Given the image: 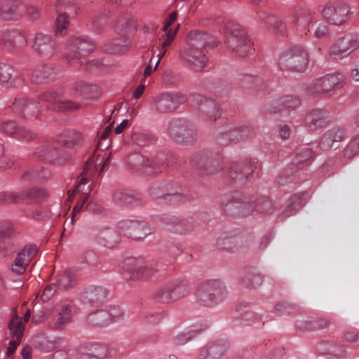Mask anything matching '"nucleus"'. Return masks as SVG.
Segmentation results:
<instances>
[{
    "label": "nucleus",
    "instance_id": "nucleus-33",
    "mask_svg": "<svg viewBox=\"0 0 359 359\" xmlns=\"http://www.w3.org/2000/svg\"><path fill=\"white\" fill-rule=\"evenodd\" d=\"M314 12L309 8H299L294 11L290 15L291 23L299 32H304L313 24Z\"/></svg>",
    "mask_w": 359,
    "mask_h": 359
},
{
    "label": "nucleus",
    "instance_id": "nucleus-59",
    "mask_svg": "<svg viewBox=\"0 0 359 359\" xmlns=\"http://www.w3.org/2000/svg\"><path fill=\"white\" fill-rule=\"evenodd\" d=\"M15 233L13 224L7 220L0 221V240L10 239Z\"/></svg>",
    "mask_w": 359,
    "mask_h": 359
},
{
    "label": "nucleus",
    "instance_id": "nucleus-51",
    "mask_svg": "<svg viewBox=\"0 0 359 359\" xmlns=\"http://www.w3.org/2000/svg\"><path fill=\"white\" fill-rule=\"evenodd\" d=\"M154 299L162 304H170L175 302L168 282L156 290L154 294Z\"/></svg>",
    "mask_w": 359,
    "mask_h": 359
},
{
    "label": "nucleus",
    "instance_id": "nucleus-8",
    "mask_svg": "<svg viewBox=\"0 0 359 359\" xmlns=\"http://www.w3.org/2000/svg\"><path fill=\"white\" fill-rule=\"evenodd\" d=\"M277 62L283 72H304L309 66V58L307 51L303 47L294 46L282 51Z\"/></svg>",
    "mask_w": 359,
    "mask_h": 359
},
{
    "label": "nucleus",
    "instance_id": "nucleus-47",
    "mask_svg": "<svg viewBox=\"0 0 359 359\" xmlns=\"http://www.w3.org/2000/svg\"><path fill=\"white\" fill-rule=\"evenodd\" d=\"M109 355L106 346L92 344L84 353L83 359H106Z\"/></svg>",
    "mask_w": 359,
    "mask_h": 359
},
{
    "label": "nucleus",
    "instance_id": "nucleus-31",
    "mask_svg": "<svg viewBox=\"0 0 359 359\" xmlns=\"http://www.w3.org/2000/svg\"><path fill=\"white\" fill-rule=\"evenodd\" d=\"M58 71L51 64H41L34 67L31 76L33 83L40 85L55 81L58 76Z\"/></svg>",
    "mask_w": 359,
    "mask_h": 359
},
{
    "label": "nucleus",
    "instance_id": "nucleus-12",
    "mask_svg": "<svg viewBox=\"0 0 359 359\" xmlns=\"http://www.w3.org/2000/svg\"><path fill=\"white\" fill-rule=\"evenodd\" d=\"M346 80L341 73L329 74L313 80L308 86V92L313 95L331 96L334 90L344 86Z\"/></svg>",
    "mask_w": 359,
    "mask_h": 359
},
{
    "label": "nucleus",
    "instance_id": "nucleus-32",
    "mask_svg": "<svg viewBox=\"0 0 359 359\" xmlns=\"http://www.w3.org/2000/svg\"><path fill=\"white\" fill-rule=\"evenodd\" d=\"M159 219L170 231L177 234L184 235L194 229V223L187 219L172 215H163Z\"/></svg>",
    "mask_w": 359,
    "mask_h": 359
},
{
    "label": "nucleus",
    "instance_id": "nucleus-16",
    "mask_svg": "<svg viewBox=\"0 0 359 359\" xmlns=\"http://www.w3.org/2000/svg\"><path fill=\"white\" fill-rule=\"evenodd\" d=\"M122 267L126 276L134 280L148 278L154 271L153 264L142 258H128Z\"/></svg>",
    "mask_w": 359,
    "mask_h": 359
},
{
    "label": "nucleus",
    "instance_id": "nucleus-13",
    "mask_svg": "<svg viewBox=\"0 0 359 359\" xmlns=\"http://www.w3.org/2000/svg\"><path fill=\"white\" fill-rule=\"evenodd\" d=\"M358 49L359 34L352 32L338 37L330 46L329 54L335 60H342Z\"/></svg>",
    "mask_w": 359,
    "mask_h": 359
},
{
    "label": "nucleus",
    "instance_id": "nucleus-1",
    "mask_svg": "<svg viewBox=\"0 0 359 359\" xmlns=\"http://www.w3.org/2000/svg\"><path fill=\"white\" fill-rule=\"evenodd\" d=\"M46 104L48 109L57 111H75L80 109L79 103L72 102L63 97L59 92H46L39 97L38 101L31 100L27 97L18 96L7 101L6 106L16 115L34 121L40 118L41 112L39 104Z\"/></svg>",
    "mask_w": 359,
    "mask_h": 359
},
{
    "label": "nucleus",
    "instance_id": "nucleus-5",
    "mask_svg": "<svg viewBox=\"0 0 359 359\" xmlns=\"http://www.w3.org/2000/svg\"><path fill=\"white\" fill-rule=\"evenodd\" d=\"M113 123L104 128L98 139L92 156L86 162L81 174L92 177L94 174L101 175L102 173L110 161V154H107L105 150L110 146L111 141L109 139V135L111 133Z\"/></svg>",
    "mask_w": 359,
    "mask_h": 359
},
{
    "label": "nucleus",
    "instance_id": "nucleus-61",
    "mask_svg": "<svg viewBox=\"0 0 359 359\" xmlns=\"http://www.w3.org/2000/svg\"><path fill=\"white\" fill-rule=\"evenodd\" d=\"M76 281L75 274L72 270H66L59 277L58 285L65 288L67 289L71 287Z\"/></svg>",
    "mask_w": 359,
    "mask_h": 359
},
{
    "label": "nucleus",
    "instance_id": "nucleus-40",
    "mask_svg": "<svg viewBox=\"0 0 359 359\" xmlns=\"http://www.w3.org/2000/svg\"><path fill=\"white\" fill-rule=\"evenodd\" d=\"M13 68L7 63H0V85L2 86H16L23 83V80L18 76L13 77Z\"/></svg>",
    "mask_w": 359,
    "mask_h": 359
},
{
    "label": "nucleus",
    "instance_id": "nucleus-14",
    "mask_svg": "<svg viewBox=\"0 0 359 359\" xmlns=\"http://www.w3.org/2000/svg\"><path fill=\"white\" fill-rule=\"evenodd\" d=\"M120 234L135 241H143L155 232V228L144 221L125 219L117 224Z\"/></svg>",
    "mask_w": 359,
    "mask_h": 359
},
{
    "label": "nucleus",
    "instance_id": "nucleus-24",
    "mask_svg": "<svg viewBox=\"0 0 359 359\" xmlns=\"http://www.w3.org/2000/svg\"><path fill=\"white\" fill-rule=\"evenodd\" d=\"M149 194L155 200L170 204L184 203L189 199V196L184 193H167L165 184L160 182L154 183L151 187Z\"/></svg>",
    "mask_w": 359,
    "mask_h": 359
},
{
    "label": "nucleus",
    "instance_id": "nucleus-7",
    "mask_svg": "<svg viewBox=\"0 0 359 359\" xmlns=\"http://www.w3.org/2000/svg\"><path fill=\"white\" fill-rule=\"evenodd\" d=\"M135 20L130 15L121 17L117 21L116 29L121 37L105 43L104 51L117 55L126 53L132 45L129 35L135 29Z\"/></svg>",
    "mask_w": 359,
    "mask_h": 359
},
{
    "label": "nucleus",
    "instance_id": "nucleus-62",
    "mask_svg": "<svg viewBox=\"0 0 359 359\" xmlns=\"http://www.w3.org/2000/svg\"><path fill=\"white\" fill-rule=\"evenodd\" d=\"M359 153V135L353 137L344 149L345 158H351Z\"/></svg>",
    "mask_w": 359,
    "mask_h": 359
},
{
    "label": "nucleus",
    "instance_id": "nucleus-55",
    "mask_svg": "<svg viewBox=\"0 0 359 359\" xmlns=\"http://www.w3.org/2000/svg\"><path fill=\"white\" fill-rule=\"evenodd\" d=\"M297 311V306L287 302H278L274 306L273 312L277 316L292 315Z\"/></svg>",
    "mask_w": 359,
    "mask_h": 359
},
{
    "label": "nucleus",
    "instance_id": "nucleus-56",
    "mask_svg": "<svg viewBox=\"0 0 359 359\" xmlns=\"http://www.w3.org/2000/svg\"><path fill=\"white\" fill-rule=\"evenodd\" d=\"M300 206V198L298 196H293L281 208V214L289 217L293 212L296 211Z\"/></svg>",
    "mask_w": 359,
    "mask_h": 359
},
{
    "label": "nucleus",
    "instance_id": "nucleus-17",
    "mask_svg": "<svg viewBox=\"0 0 359 359\" xmlns=\"http://www.w3.org/2000/svg\"><path fill=\"white\" fill-rule=\"evenodd\" d=\"M52 311L53 318L48 323V327L51 330L62 331L74 320V309L69 303H57L53 307Z\"/></svg>",
    "mask_w": 359,
    "mask_h": 359
},
{
    "label": "nucleus",
    "instance_id": "nucleus-52",
    "mask_svg": "<svg viewBox=\"0 0 359 359\" xmlns=\"http://www.w3.org/2000/svg\"><path fill=\"white\" fill-rule=\"evenodd\" d=\"M89 324L93 326H107L110 324L107 310H97L90 313L87 318Z\"/></svg>",
    "mask_w": 359,
    "mask_h": 359
},
{
    "label": "nucleus",
    "instance_id": "nucleus-30",
    "mask_svg": "<svg viewBox=\"0 0 359 359\" xmlns=\"http://www.w3.org/2000/svg\"><path fill=\"white\" fill-rule=\"evenodd\" d=\"M1 42L7 50H14L25 46L27 41L24 32L11 29H6L2 33Z\"/></svg>",
    "mask_w": 359,
    "mask_h": 359
},
{
    "label": "nucleus",
    "instance_id": "nucleus-54",
    "mask_svg": "<svg viewBox=\"0 0 359 359\" xmlns=\"http://www.w3.org/2000/svg\"><path fill=\"white\" fill-rule=\"evenodd\" d=\"M22 194L19 191L0 192V205H6L22 202Z\"/></svg>",
    "mask_w": 359,
    "mask_h": 359
},
{
    "label": "nucleus",
    "instance_id": "nucleus-19",
    "mask_svg": "<svg viewBox=\"0 0 359 359\" xmlns=\"http://www.w3.org/2000/svg\"><path fill=\"white\" fill-rule=\"evenodd\" d=\"M185 101L184 95L177 92H165L157 95L152 101L153 109L159 114L175 111Z\"/></svg>",
    "mask_w": 359,
    "mask_h": 359
},
{
    "label": "nucleus",
    "instance_id": "nucleus-64",
    "mask_svg": "<svg viewBox=\"0 0 359 359\" xmlns=\"http://www.w3.org/2000/svg\"><path fill=\"white\" fill-rule=\"evenodd\" d=\"M132 141L139 147H144L154 141V137L149 135L142 133H135L132 135Z\"/></svg>",
    "mask_w": 359,
    "mask_h": 359
},
{
    "label": "nucleus",
    "instance_id": "nucleus-37",
    "mask_svg": "<svg viewBox=\"0 0 359 359\" xmlns=\"http://www.w3.org/2000/svg\"><path fill=\"white\" fill-rule=\"evenodd\" d=\"M113 201L120 205H139L142 204V197L133 191L118 189L114 193Z\"/></svg>",
    "mask_w": 359,
    "mask_h": 359
},
{
    "label": "nucleus",
    "instance_id": "nucleus-41",
    "mask_svg": "<svg viewBox=\"0 0 359 359\" xmlns=\"http://www.w3.org/2000/svg\"><path fill=\"white\" fill-rule=\"evenodd\" d=\"M310 36L317 40H325L330 37V28L325 22H315L311 25L309 29L304 32V35Z\"/></svg>",
    "mask_w": 359,
    "mask_h": 359
},
{
    "label": "nucleus",
    "instance_id": "nucleus-25",
    "mask_svg": "<svg viewBox=\"0 0 359 359\" xmlns=\"http://www.w3.org/2000/svg\"><path fill=\"white\" fill-rule=\"evenodd\" d=\"M27 6L20 0H4L0 2V19L18 20L25 14Z\"/></svg>",
    "mask_w": 359,
    "mask_h": 359
},
{
    "label": "nucleus",
    "instance_id": "nucleus-34",
    "mask_svg": "<svg viewBox=\"0 0 359 359\" xmlns=\"http://www.w3.org/2000/svg\"><path fill=\"white\" fill-rule=\"evenodd\" d=\"M36 252L35 245L25 247L15 259L11 266L12 271L18 275L24 273Z\"/></svg>",
    "mask_w": 359,
    "mask_h": 359
},
{
    "label": "nucleus",
    "instance_id": "nucleus-48",
    "mask_svg": "<svg viewBox=\"0 0 359 359\" xmlns=\"http://www.w3.org/2000/svg\"><path fill=\"white\" fill-rule=\"evenodd\" d=\"M231 135L233 137V142L235 143L247 140L254 135L253 129L252 127L247 125L237 126L231 129Z\"/></svg>",
    "mask_w": 359,
    "mask_h": 359
},
{
    "label": "nucleus",
    "instance_id": "nucleus-23",
    "mask_svg": "<svg viewBox=\"0 0 359 359\" xmlns=\"http://www.w3.org/2000/svg\"><path fill=\"white\" fill-rule=\"evenodd\" d=\"M95 231L96 232L93 233V236L100 245L112 249L118 244L119 237L110 223L97 224Z\"/></svg>",
    "mask_w": 359,
    "mask_h": 359
},
{
    "label": "nucleus",
    "instance_id": "nucleus-63",
    "mask_svg": "<svg viewBox=\"0 0 359 359\" xmlns=\"http://www.w3.org/2000/svg\"><path fill=\"white\" fill-rule=\"evenodd\" d=\"M20 126L14 121H4L1 126V130L7 135L15 138Z\"/></svg>",
    "mask_w": 359,
    "mask_h": 359
},
{
    "label": "nucleus",
    "instance_id": "nucleus-20",
    "mask_svg": "<svg viewBox=\"0 0 359 359\" xmlns=\"http://www.w3.org/2000/svg\"><path fill=\"white\" fill-rule=\"evenodd\" d=\"M321 12L323 17L334 25L345 23L351 15L349 6L342 1H330Z\"/></svg>",
    "mask_w": 359,
    "mask_h": 359
},
{
    "label": "nucleus",
    "instance_id": "nucleus-22",
    "mask_svg": "<svg viewBox=\"0 0 359 359\" xmlns=\"http://www.w3.org/2000/svg\"><path fill=\"white\" fill-rule=\"evenodd\" d=\"M177 12H172L164 22L159 36V41H161L159 46L160 56H164L165 55L168 51V47L171 45L176 37L180 24L177 25H173V24L177 20Z\"/></svg>",
    "mask_w": 359,
    "mask_h": 359
},
{
    "label": "nucleus",
    "instance_id": "nucleus-9",
    "mask_svg": "<svg viewBox=\"0 0 359 359\" xmlns=\"http://www.w3.org/2000/svg\"><path fill=\"white\" fill-rule=\"evenodd\" d=\"M167 134L177 144L188 145L196 141L198 131L192 121L183 118H175L169 121Z\"/></svg>",
    "mask_w": 359,
    "mask_h": 359
},
{
    "label": "nucleus",
    "instance_id": "nucleus-29",
    "mask_svg": "<svg viewBox=\"0 0 359 359\" xmlns=\"http://www.w3.org/2000/svg\"><path fill=\"white\" fill-rule=\"evenodd\" d=\"M257 18L262 29L271 32L278 36H287L286 26L273 14L262 11L257 13Z\"/></svg>",
    "mask_w": 359,
    "mask_h": 359
},
{
    "label": "nucleus",
    "instance_id": "nucleus-53",
    "mask_svg": "<svg viewBox=\"0 0 359 359\" xmlns=\"http://www.w3.org/2000/svg\"><path fill=\"white\" fill-rule=\"evenodd\" d=\"M62 135L64 139L61 140L60 142L68 148L74 147L82 140L81 133L76 130L69 129L65 130Z\"/></svg>",
    "mask_w": 359,
    "mask_h": 359
},
{
    "label": "nucleus",
    "instance_id": "nucleus-58",
    "mask_svg": "<svg viewBox=\"0 0 359 359\" xmlns=\"http://www.w3.org/2000/svg\"><path fill=\"white\" fill-rule=\"evenodd\" d=\"M239 84L243 88H249L252 85L259 84L262 79L257 74H243L238 78Z\"/></svg>",
    "mask_w": 359,
    "mask_h": 359
},
{
    "label": "nucleus",
    "instance_id": "nucleus-43",
    "mask_svg": "<svg viewBox=\"0 0 359 359\" xmlns=\"http://www.w3.org/2000/svg\"><path fill=\"white\" fill-rule=\"evenodd\" d=\"M300 104L299 99L296 96L285 95L273 103V105L266 110L268 112H278L283 109L287 108L291 109H296Z\"/></svg>",
    "mask_w": 359,
    "mask_h": 359
},
{
    "label": "nucleus",
    "instance_id": "nucleus-3",
    "mask_svg": "<svg viewBox=\"0 0 359 359\" xmlns=\"http://www.w3.org/2000/svg\"><path fill=\"white\" fill-rule=\"evenodd\" d=\"M225 208L226 212L235 216H248L253 210L260 214L271 215L275 210L273 201L266 196L259 197L253 205L251 198L238 194L225 204Z\"/></svg>",
    "mask_w": 359,
    "mask_h": 359
},
{
    "label": "nucleus",
    "instance_id": "nucleus-42",
    "mask_svg": "<svg viewBox=\"0 0 359 359\" xmlns=\"http://www.w3.org/2000/svg\"><path fill=\"white\" fill-rule=\"evenodd\" d=\"M191 161L194 163L199 169L205 170L208 172H212L214 170L210 168L211 165L215 163H218V161H214L211 156V154L208 151H201L191 157Z\"/></svg>",
    "mask_w": 359,
    "mask_h": 359
},
{
    "label": "nucleus",
    "instance_id": "nucleus-10",
    "mask_svg": "<svg viewBox=\"0 0 359 359\" xmlns=\"http://www.w3.org/2000/svg\"><path fill=\"white\" fill-rule=\"evenodd\" d=\"M66 46L69 52L65 55L67 62L72 67L81 66L84 62L83 57L92 53L95 46L87 36H73L69 39Z\"/></svg>",
    "mask_w": 359,
    "mask_h": 359
},
{
    "label": "nucleus",
    "instance_id": "nucleus-36",
    "mask_svg": "<svg viewBox=\"0 0 359 359\" xmlns=\"http://www.w3.org/2000/svg\"><path fill=\"white\" fill-rule=\"evenodd\" d=\"M346 137L345 130L341 127H334L323 133L319 142V147L322 150L330 149L334 143L340 142Z\"/></svg>",
    "mask_w": 359,
    "mask_h": 359
},
{
    "label": "nucleus",
    "instance_id": "nucleus-50",
    "mask_svg": "<svg viewBox=\"0 0 359 359\" xmlns=\"http://www.w3.org/2000/svg\"><path fill=\"white\" fill-rule=\"evenodd\" d=\"M69 25V17L65 13L57 15L54 23V34L55 37L63 36L67 34Z\"/></svg>",
    "mask_w": 359,
    "mask_h": 359
},
{
    "label": "nucleus",
    "instance_id": "nucleus-45",
    "mask_svg": "<svg viewBox=\"0 0 359 359\" xmlns=\"http://www.w3.org/2000/svg\"><path fill=\"white\" fill-rule=\"evenodd\" d=\"M191 98L197 104L203 105L205 104L208 108L207 121L211 123L217 120L219 116V111L212 101L208 100L206 97L199 94L192 95Z\"/></svg>",
    "mask_w": 359,
    "mask_h": 359
},
{
    "label": "nucleus",
    "instance_id": "nucleus-21",
    "mask_svg": "<svg viewBox=\"0 0 359 359\" xmlns=\"http://www.w3.org/2000/svg\"><path fill=\"white\" fill-rule=\"evenodd\" d=\"M32 48L42 58L50 59L58 51L59 46L55 38L48 34L38 32L33 39Z\"/></svg>",
    "mask_w": 359,
    "mask_h": 359
},
{
    "label": "nucleus",
    "instance_id": "nucleus-26",
    "mask_svg": "<svg viewBox=\"0 0 359 359\" xmlns=\"http://www.w3.org/2000/svg\"><path fill=\"white\" fill-rule=\"evenodd\" d=\"M101 94V89L97 85L89 84L83 81L76 82L69 92V97L82 98L85 100H97Z\"/></svg>",
    "mask_w": 359,
    "mask_h": 359
},
{
    "label": "nucleus",
    "instance_id": "nucleus-57",
    "mask_svg": "<svg viewBox=\"0 0 359 359\" xmlns=\"http://www.w3.org/2000/svg\"><path fill=\"white\" fill-rule=\"evenodd\" d=\"M239 240L238 237L235 236H221L217 239V244L222 249L233 250L237 247Z\"/></svg>",
    "mask_w": 359,
    "mask_h": 359
},
{
    "label": "nucleus",
    "instance_id": "nucleus-39",
    "mask_svg": "<svg viewBox=\"0 0 359 359\" xmlns=\"http://www.w3.org/2000/svg\"><path fill=\"white\" fill-rule=\"evenodd\" d=\"M318 350L338 358L345 357L347 353V348L344 344L333 340L321 342L318 344Z\"/></svg>",
    "mask_w": 359,
    "mask_h": 359
},
{
    "label": "nucleus",
    "instance_id": "nucleus-28",
    "mask_svg": "<svg viewBox=\"0 0 359 359\" xmlns=\"http://www.w3.org/2000/svg\"><path fill=\"white\" fill-rule=\"evenodd\" d=\"M255 161L233 162L229 167V177L238 185L244 184L255 170Z\"/></svg>",
    "mask_w": 359,
    "mask_h": 359
},
{
    "label": "nucleus",
    "instance_id": "nucleus-46",
    "mask_svg": "<svg viewBox=\"0 0 359 359\" xmlns=\"http://www.w3.org/2000/svg\"><path fill=\"white\" fill-rule=\"evenodd\" d=\"M34 346L43 352H50L57 348L56 341L43 334L36 335L33 339Z\"/></svg>",
    "mask_w": 359,
    "mask_h": 359
},
{
    "label": "nucleus",
    "instance_id": "nucleus-2",
    "mask_svg": "<svg viewBox=\"0 0 359 359\" xmlns=\"http://www.w3.org/2000/svg\"><path fill=\"white\" fill-rule=\"evenodd\" d=\"M215 44L213 38L200 30L190 32L186 38V46L180 51L181 58L194 70L201 71L208 62L205 50Z\"/></svg>",
    "mask_w": 359,
    "mask_h": 359
},
{
    "label": "nucleus",
    "instance_id": "nucleus-44",
    "mask_svg": "<svg viewBox=\"0 0 359 359\" xmlns=\"http://www.w3.org/2000/svg\"><path fill=\"white\" fill-rule=\"evenodd\" d=\"M175 302L187 297L190 292L189 283L184 279H175L168 282Z\"/></svg>",
    "mask_w": 359,
    "mask_h": 359
},
{
    "label": "nucleus",
    "instance_id": "nucleus-18",
    "mask_svg": "<svg viewBox=\"0 0 359 359\" xmlns=\"http://www.w3.org/2000/svg\"><path fill=\"white\" fill-rule=\"evenodd\" d=\"M90 178V177L81 174L78 177V183L76 187L72 191H68L70 201L73 200V197L75 194L79 195V201L73 208L71 213V218L69 219V221H72L73 224L76 222V215L84 208L86 203H87L88 200L89 194L91 191V184H89Z\"/></svg>",
    "mask_w": 359,
    "mask_h": 359
},
{
    "label": "nucleus",
    "instance_id": "nucleus-38",
    "mask_svg": "<svg viewBox=\"0 0 359 359\" xmlns=\"http://www.w3.org/2000/svg\"><path fill=\"white\" fill-rule=\"evenodd\" d=\"M107 297V290L100 285H89L82 293L83 299L93 305L104 302Z\"/></svg>",
    "mask_w": 359,
    "mask_h": 359
},
{
    "label": "nucleus",
    "instance_id": "nucleus-35",
    "mask_svg": "<svg viewBox=\"0 0 359 359\" xmlns=\"http://www.w3.org/2000/svg\"><path fill=\"white\" fill-rule=\"evenodd\" d=\"M330 120V112L327 109L317 108L306 116L305 123L311 130H317L327 126Z\"/></svg>",
    "mask_w": 359,
    "mask_h": 359
},
{
    "label": "nucleus",
    "instance_id": "nucleus-6",
    "mask_svg": "<svg viewBox=\"0 0 359 359\" xmlns=\"http://www.w3.org/2000/svg\"><path fill=\"white\" fill-rule=\"evenodd\" d=\"M228 295L225 284L219 279H210L201 283L195 293L196 302L205 307H214L222 304Z\"/></svg>",
    "mask_w": 359,
    "mask_h": 359
},
{
    "label": "nucleus",
    "instance_id": "nucleus-15",
    "mask_svg": "<svg viewBox=\"0 0 359 359\" xmlns=\"http://www.w3.org/2000/svg\"><path fill=\"white\" fill-rule=\"evenodd\" d=\"M34 158L53 163L56 165H62L69 158V154L62 149H59L55 143L44 142L39 145L34 151Z\"/></svg>",
    "mask_w": 359,
    "mask_h": 359
},
{
    "label": "nucleus",
    "instance_id": "nucleus-60",
    "mask_svg": "<svg viewBox=\"0 0 359 359\" xmlns=\"http://www.w3.org/2000/svg\"><path fill=\"white\" fill-rule=\"evenodd\" d=\"M202 330V328L196 329L194 327L187 332L180 333L177 335L173 337V342L177 345L184 344L195 337L196 332L201 331Z\"/></svg>",
    "mask_w": 359,
    "mask_h": 359
},
{
    "label": "nucleus",
    "instance_id": "nucleus-11",
    "mask_svg": "<svg viewBox=\"0 0 359 359\" xmlns=\"http://www.w3.org/2000/svg\"><path fill=\"white\" fill-rule=\"evenodd\" d=\"M227 47L235 55L245 57L255 51L253 43L245 29L240 25H233L227 36Z\"/></svg>",
    "mask_w": 359,
    "mask_h": 359
},
{
    "label": "nucleus",
    "instance_id": "nucleus-49",
    "mask_svg": "<svg viewBox=\"0 0 359 359\" xmlns=\"http://www.w3.org/2000/svg\"><path fill=\"white\" fill-rule=\"evenodd\" d=\"M20 194H22V202L29 200L35 202H40L48 198V193L45 189L39 188H32L25 190H21Z\"/></svg>",
    "mask_w": 359,
    "mask_h": 359
},
{
    "label": "nucleus",
    "instance_id": "nucleus-4",
    "mask_svg": "<svg viewBox=\"0 0 359 359\" xmlns=\"http://www.w3.org/2000/svg\"><path fill=\"white\" fill-rule=\"evenodd\" d=\"M113 123L104 128L98 139L92 156L86 162L81 174L92 177L94 174L101 175L102 173L110 161V154H107L105 150L110 146L111 141L109 139V135L111 133Z\"/></svg>",
    "mask_w": 359,
    "mask_h": 359
},
{
    "label": "nucleus",
    "instance_id": "nucleus-27",
    "mask_svg": "<svg viewBox=\"0 0 359 359\" xmlns=\"http://www.w3.org/2000/svg\"><path fill=\"white\" fill-rule=\"evenodd\" d=\"M127 161L133 170L138 172L140 169H142L147 175L162 172L161 167L158 165V163L150 161L148 158L145 159L142 155L138 153L130 155L128 157Z\"/></svg>",
    "mask_w": 359,
    "mask_h": 359
}]
</instances>
